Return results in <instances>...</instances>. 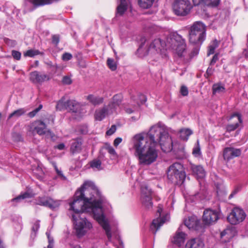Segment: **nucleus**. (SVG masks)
Segmentation results:
<instances>
[{
	"label": "nucleus",
	"mask_w": 248,
	"mask_h": 248,
	"mask_svg": "<svg viewBox=\"0 0 248 248\" xmlns=\"http://www.w3.org/2000/svg\"><path fill=\"white\" fill-rule=\"evenodd\" d=\"M126 111L128 113H131L133 112V110L131 108H127Z\"/></svg>",
	"instance_id": "63"
},
{
	"label": "nucleus",
	"mask_w": 248,
	"mask_h": 248,
	"mask_svg": "<svg viewBox=\"0 0 248 248\" xmlns=\"http://www.w3.org/2000/svg\"><path fill=\"white\" fill-rule=\"evenodd\" d=\"M166 217H165L162 218L158 217L153 220L150 225V230L153 233H156L157 231L164 223Z\"/></svg>",
	"instance_id": "22"
},
{
	"label": "nucleus",
	"mask_w": 248,
	"mask_h": 248,
	"mask_svg": "<svg viewBox=\"0 0 248 248\" xmlns=\"http://www.w3.org/2000/svg\"><path fill=\"white\" fill-rule=\"evenodd\" d=\"M35 126L34 130L39 135H44L46 134H48L51 136L53 133L51 130L46 128V124L41 120H38L35 122Z\"/></svg>",
	"instance_id": "17"
},
{
	"label": "nucleus",
	"mask_w": 248,
	"mask_h": 248,
	"mask_svg": "<svg viewBox=\"0 0 248 248\" xmlns=\"http://www.w3.org/2000/svg\"><path fill=\"white\" fill-rule=\"evenodd\" d=\"M70 147V152L72 155L79 153L81 150L83 140L81 137L77 138L74 140Z\"/></svg>",
	"instance_id": "21"
},
{
	"label": "nucleus",
	"mask_w": 248,
	"mask_h": 248,
	"mask_svg": "<svg viewBox=\"0 0 248 248\" xmlns=\"http://www.w3.org/2000/svg\"><path fill=\"white\" fill-rule=\"evenodd\" d=\"M0 248H4L3 242L1 238H0Z\"/></svg>",
	"instance_id": "61"
},
{
	"label": "nucleus",
	"mask_w": 248,
	"mask_h": 248,
	"mask_svg": "<svg viewBox=\"0 0 248 248\" xmlns=\"http://www.w3.org/2000/svg\"><path fill=\"white\" fill-rule=\"evenodd\" d=\"M116 130V126L115 125H111V127L107 131L106 135L108 136H111L113 134Z\"/></svg>",
	"instance_id": "53"
},
{
	"label": "nucleus",
	"mask_w": 248,
	"mask_h": 248,
	"mask_svg": "<svg viewBox=\"0 0 248 248\" xmlns=\"http://www.w3.org/2000/svg\"><path fill=\"white\" fill-rule=\"evenodd\" d=\"M3 41L6 44L11 47H14L16 45V40H12L6 37L3 38Z\"/></svg>",
	"instance_id": "46"
},
{
	"label": "nucleus",
	"mask_w": 248,
	"mask_h": 248,
	"mask_svg": "<svg viewBox=\"0 0 248 248\" xmlns=\"http://www.w3.org/2000/svg\"><path fill=\"white\" fill-rule=\"evenodd\" d=\"M165 136L167 137V134L160 131L159 125L152 126L147 133L134 136L133 148L140 165L149 166L156 161L158 153L155 147L158 144L163 152L169 153L171 150L170 142L165 144L162 142Z\"/></svg>",
	"instance_id": "1"
},
{
	"label": "nucleus",
	"mask_w": 248,
	"mask_h": 248,
	"mask_svg": "<svg viewBox=\"0 0 248 248\" xmlns=\"http://www.w3.org/2000/svg\"><path fill=\"white\" fill-rule=\"evenodd\" d=\"M53 247H54V244L48 243V245L46 248H53Z\"/></svg>",
	"instance_id": "62"
},
{
	"label": "nucleus",
	"mask_w": 248,
	"mask_h": 248,
	"mask_svg": "<svg viewBox=\"0 0 248 248\" xmlns=\"http://www.w3.org/2000/svg\"><path fill=\"white\" fill-rule=\"evenodd\" d=\"M218 214L217 211L209 209L205 210L202 217L203 223L202 225L204 228L206 226L216 222L218 220Z\"/></svg>",
	"instance_id": "11"
},
{
	"label": "nucleus",
	"mask_w": 248,
	"mask_h": 248,
	"mask_svg": "<svg viewBox=\"0 0 248 248\" xmlns=\"http://www.w3.org/2000/svg\"><path fill=\"white\" fill-rule=\"evenodd\" d=\"M241 154V149L227 147L223 150V156L224 159L228 162L235 157H239Z\"/></svg>",
	"instance_id": "14"
},
{
	"label": "nucleus",
	"mask_w": 248,
	"mask_h": 248,
	"mask_svg": "<svg viewBox=\"0 0 248 248\" xmlns=\"http://www.w3.org/2000/svg\"><path fill=\"white\" fill-rule=\"evenodd\" d=\"M220 0H198V4L211 8L217 7L220 4Z\"/></svg>",
	"instance_id": "29"
},
{
	"label": "nucleus",
	"mask_w": 248,
	"mask_h": 248,
	"mask_svg": "<svg viewBox=\"0 0 248 248\" xmlns=\"http://www.w3.org/2000/svg\"><path fill=\"white\" fill-rule=\"evenodd\" d=\"M104 148L107 150V151L110 155L114 156H116L117 155V153L115 151V149L109 144L107 143H106Z\"/></svg>",
	"instance_id": "44"
},
{
	"label": "nucleus",
	"mask_w": 248,
	"mask_h": 248,
	"mask_svg": "<svg viewBox=\"0 0 248 248\" xmlns=\"http://www.w3.org/2000/svg\"><path fill=\"white\" fill-rule=\"evenodd\" d=\"M83 190L84 195V200H89V206L93 212L94 218L99 225L105 231L106 235L108 239L111 238V228L110 225L106 219L105 216L102 212V202L101 200H96L94 199V194L96 192L95 186L91 181H86L78 190Z\"/></svg>",
	"instance_id": "3"
},
{
	"label": "nucleus",
	"mask_w": 248,
	"mask_h": 248,
	"mask_svg": "<svg viewBox=\"0 0 248 248\" xmlns=\"http://www.w3.org/2000/svg\"><path fill=\"white\" fill-rule=\"evenodd\" d=\"M42 108L43 105L42 104H40L38 108L28 113V116L30 118H33Z\"/></svg>",
	"instance_id": "45"
},
{
	"label": "nucleus",
	"mask_w": 248,
	"mask_h": 248,
	"mask_svg": "<svg viewBox=\"0 0 248 248\" xmlns=\"http://www.w3.org/2000/svg\"><path fill=\"white\" fill-rule=\"evenodd\" d=\"M99 157L100 158H103V157H105V154L104 153H102L101 150L100 151V155H99Z\"/></svg>",
	"instance_id": "64"
},
{
	"label": "nucleus",
	"mask_w": 248,
	"mask_h": 248,
	"mask_svg": "<svg viewBox=\"0 0 248 248\" xmlns=\"http://www.w3.org/2000/svg\"><path fill=\"white\" fill-rule=\"evenodd\" d=\"M46 234L47 236L48 243L54 244L53 238V237L51 236L50 233L48 232H46Z\"/></svg>",
	"instance_id": "58"
},
{
	"label": "nucleus",
	"mask_w": 248,
	"mask_h": 248,
	"mask_svg": "<svg viewBox=\"0 0 248 248\" xmlns=\"http://www.w3.org/2000/svg\"><path fill=\"white\" fill-rule=\"evenodd\" d=\"M155 0H138V4L143 9H149L152 7Z\"/></svg>",
	"instance_id": "32"
},
{
	"label": "nucleus",
	"mask_w": 248,
	"mask_h": 248,
	"mask_svg": "<svg viewBox=\"0 0 248 248\" xmlns=\"http://www.w3.org/2000/svg\"><path fill=\"white\" fill-rule=\"evenodd\" d=\"M168 180L173 185L181 186L185 181L186 173L183 165L178 162L171 165L167 171Z\"/></svg>",
	"instance_id": "4"
},
{
	"label": "nucleus",
	"mask_w": 248,
	"mask_h": 248,
	"mask_svg": "<svg viewBox=\"0 0 248 248\" xmlns=\"http://www.w3.org/2000/svg\"><path fill=\"white\" fill-rule=\"evenodd\" d=\"M26 111L24 108H21L15 110L14 112L11 113L9 116L8 119H10L14 116L19 117L25 114Z\"/></svg>",
	"instance_id": "40"
},
{
	"label": "nucleus",
	"mask_w": 248,
	"mask_h": 248,
	"mask_svg": "<svg viewBox=\"0 0 248 248\" xmlns=\"http://www.w3.org/2000/svg\"><path fill=\"white\" fill-rule=\"evenodd\" d=\"M89 164L91 168L93 169H96L99 170L103 169L101 167V161L99 159H94L92 161H90Z\"/></svg>",
	"instance_id": "39"
},
{
	"label": "nucleus",
	"mask_w": 248,
	"mask_h": 248,
	"mask_svg": "<svg viewBox=\"0 0 248 248\" xmlns=\"http://www.w3.org/2000/svg\"><path fill=\"white\" fill-rule=\"evenodd\" d=\"M236 117L238 119V122L234 124H228L226 126V130L228 132H231L237 129L240 124H242L243 121L242 117V115L239 112H235L232 113L228 118L227 120L228 121L232 120L233 118Z\"/></svg>",
	"instance_id": "16"
},
{
	"label": "nucleus",
	"mask_w": 248,
	"mask_h": 248,
	"mask_svg": "<svg viewBox=\"0 0 248 248\" xmlns=\"http://www.w3.org/2000/svg\"><path fill=\"white\" fill-rule=\"evenodd\" d=\"M194 46L192 48V50L190 53V58H193L199 54L201 46L202 44H192Z\"/></svg>",
	"instance_id": "41"
},
{
	"label": "nucleus",
	"mask_w": 248,
	"mask_h": 248,
	"mask_svg": "<svg viewBox=\"0 0 248 248\" xmlns=\"http://www.w3.org/2000/svg\"><path fill=\"white\" fill-rule=\"evenodd\" d=\"M206 26L202 21H195L188 30L189 41L190 44H202L206 38Z\"/></svg>",
	"instance_id": "5"
},
{
	"label": "nucleus",
	"mask_w": 248,
	"mask_h": 248,
	"mask_svg": "<svg viewBox=\"0 0 248 248\" xmlns=\"http://www.w3.org/2000/svg\"><path fill=\"white\" fill-rule=\"evenodd\" d=\"M152 190L147 186L141 189V201L142 204L147 209L152 208L153 205L152 202Z\"/></svg>",
	"instance_id": "13"
},
{
	"label": "nucleus",
	"mask_w": 248,
	"mask_h": 248,
	"mask_svg": "<svg viewBox=\"0 0 248 248\" xmlns=\"http://www.w3.org/2000/svg\"><path fill=\"white\" fill-rule=\"evenodd\" d=\"M122 139L121 138L118 137L116 138L113 142V145L115 147H117L118 145L122 142Z\"/></svg>",
	"instance_id": "59"
},
{
	"label": "nucleus",
	"mask_w": 248,
	"mask_h": 248,
	"mask_svg": "<svg viewBox=\"0 0 248 248\" xmlns=\"http://www.w3.org/2000/svg\"><path fill=\"white\" fill-rule=\"evenodd\" d=\"M65 144L63 143H61L58 144L57 146L55 147V148H57L59 150H62L64 149L65 148Z\"/></svg>",
	"instance_id": "60"
},
{
	"label": "nucleus",
	"mask_w": 248,
	"mask_h": 248,
	"mask_svg": "<svg viewBox=\"0 0 248 248\" xmlns=\"http://www.w3.org/2000/svg\"><path fill=\"white\" fill-rule=\"evenodd\" d=\"M62 82L63 84L70 85L72 83V80L70 77L65 76L63 77Z\"/></svg>",
	"instance_id": "52"
},
{
	"label": "nucleus",
	"mask_w": 248,
	"mask_h": 248,
	"mask_svg": "<svg viewBox=\"0 0 248 248\" xmlns=\"http://www.w3.org/2000/svg\"><path fill=\"white\" fill-rule=\"evenodd\" d=\"M65 98L62 97L59 101H58L56 108L57 110L62 111L67 108V101H64Z\"/></svg>",
	"instance_id": "36"
},
{
	"label": "nucleus",
	"mask_w": 248,
	"mask_h": 248,
	"mask_svg": "<svg viewBox=\"0 0 248 248\" xmlns=\"http://www.w3.org/2000/svg\"><path fill=\"white\" fill-rule=\"evenodd\" d=\"M193 8L189 0H174L172 4L173 11L175 15L185 16L188 15Z\"/></svg>",
	"instance_id": "7"
},
{
	"label": "nucleus",
	"mask_w": 248,
	"mask_h": 248,
	"mask_svg": "<svg viewBox=\"0 0 248 248\" xmlns=\"http://www.w3.org/2000/svg\"><path fill=\"white\" fill-rule=\"evenodd\" d=\"M180 230V229L179 228L172 240V243L177 245L179 247H180L184 243L185 240V233L182 232H179Z\"/></svg>",
	"instance_id": "23"
},
{
	"label": "nucleus",
	"mask_w": 248,
	"mask_h": 248,
	"mask_svg": "<svg viewBox=\"0 0 248 248\" xmlns=\"http://www.w3.org/2000/svg\"><path fill=\"white\" fill-rule=\"evenodd\" d=\"M120 3L116 9V15L122 16L128 9V4L126 0H118Z\"/></svg>",
	"instance_id": "28"
},
{
	"label": "nucleus",
	"mask_w": 248,
	"mask_h": 248,
	"mask_svg": "<svg viewBox=\"0 0 248 248\" xmlns=\"http://www.w3.org/2000/svg\"><path fill=\"white\" fill-rule=\"evenodd\" d=\"M61 36L60 34H53L51 36V44L54 46L57 47L60 41Z\"/></svg>",
	"instance_id": "43"
},
{
	"label": "nucleus",
	"mask_w": 248,
	"mask_h": 248,
	"mask_svg": "<svg viewBox=\"0 0 248 248\" xmlns=\"http://www.w3.org/2000/svg\"><path fill=\"white\" fill-rule=\"evenodd\" d=\"M34 194L32 192H29L28 191H26L24 193H21L19 195L17 196L16 197L13 198L12 199L11 202H20L21 200L29 199L33 197L34 196Z\"/></svg>",
	"instance_id": "30"
},
{
	"label": "nucleus",
	"mask_w": 248,
	"mask_h": 248,
	"mask_svg": "<svg viewBox=\"0 0 248 248\" xmlns=\"http://www.w3.org/2000/svg\"><path fill=\"white\" fill-rule=\"evenodd\" d=\"M55 170L57 173L58 176L62 180H65L66 178L62 173V171L59 170V169L56 167Z\"/></svg>",
	"instance_id": "56"
},
{
	"label": "nucleus",
	"mask_w": 248,
	"mask_h": 248,
	"mask_svg": "<svg viewBox=\"0 0 248 248\" xmlns=\"http://www.w3.org/2000/svg\"><path fill=\"white\" fill-rule=\"evenodd\" d=\"M44 53L43 52H41L38 50L36 49H29L27 50L26 51L24 52L23 53V55L25 57H30L32 58L34 57L35 56L41 54L43 55Z\"/></svg>",
	"instance_id": "38"
},
{
	"label": "nucleus",
	"mask_w": 248,
	"mask_h": 248,
	"mask_svg": "<svg viewBox=\"0 0 248 248\" xmlns=\"http://www.w3.org/2000/svg\"><path fill=\"white\" fill-rule=\"evenodd\" d=\"M184 223L185 225L189 229H193L201 232H204V227L196 216L189 217L188 219L184 221Z\"/></svg>",
	"instance_id": "12"
},
{
	"label": "nucleus",
	"mask_w": 248,
	"mask_h": 248,
	"mask_svg": "<svg viewBox=\"0 0 248 248\" xmlns=\"http://www.w3.org/2000/svg\"><path fill=\"white\" fill-rule=\"evenodd\" d=\"M84 195L82 189L77 190L73 196V201L69 202V210L73 211L78 216L77 217L76 215H73L72 220L78 238L84 236L93 227L92 224L86 217L81 216L83 212L91 211L89 204V200L91 199L84 200Z\"/></svg>",
	"instance_id": "2"
},
{
	"label": "nucleus",
	"mask_w": 248,
	"mask_h": 248,
	"mask_svg": "<svg viewBox=\"0 0 248 248\" xmlns=\"http://www.w3.org/2000/svg\"><path fill=\"white\" fill-rule=\"evenodd\" d=\"M34 204L48 207L54 211L59 208L61 204V201L54 200L50 197L39 196L35 199Z\"/></svg>",
	"instance_id": "9"
},
{
	"label": "nucleus",
	"mask_w": 248,
	"mask_h": 248,
	"mask_svg": "<svg viewBox=\"0 0 248 248\" xmlns=\"http://www.w3.org/2000/svg\"><path fill=\"white\" fill-rule=\"evenodd\" d=\"M123 96L121 93L116 94L113 96L112 101L108 105L110 108L111 113H113L116 111L118 107L121 104Z\"/></svg>",
	"instance_id": "18"
},
{
	"label": "nucleus",
	"mask_w": 248,
	"mask_h": 248,
	"mask_svg": "<svg viewBox=\"0 0 248 248\" xmlns=\"http://www.w3.org/2000/svg\"><path fill=\"white\" fill-rule=\"evenodd\" d=\"M30 79L33 83L41 84L50 79L49 76L38 71L31 72L30 74Z\"/></svg>",
	"instance_id": "15"
},
{
	"label": "nucleus",
	"mask_w": 248,
	"mask_h": 248,
	"mask_svg": "<svg viewBox=\"0 0 248 248\" xmlns=\"http://www.w3.org/2000/svg\"><path fill=\"white\" fill-rule=\"evenodd\" d=\"M191 170L193 173L199 178H203L206 175V172L201 165H191Z\"/></svg>",
	"instance_id": "24"
},
{
	"label": "nucleus",
	"mask_w": 248,
	"mask_h": 248,
	"mask_svg": "<svg viewBox=\"0 0 248 248\" xmlns=\"http://www.w3.org/2000/svg\"><path fill=\"white\" fill-rule=\"evenodd\" d=\"M215 71V69L209 66L206 71V73L204 74V76L206 78H209L211 76H212Z\"/></svg>",
	"instance_id": "48"
},
{
	"label": "nucleus",
	"mask_w": 248,
	"mask_h": 248,
	"mask_svg": "<svg viewBox=\"0 0 248 248\" xmlns=\"http://www.w3.org/2000/svg\"><path fill=\"white\" fill-rule=\"evenodd\" d=\"M79 132L82 135H86L88 132V127L86 125H81L79 128Z\"/></svg>",
	"instance_id": "54"
},
{
	"label": "nucleus",
	"mask_w": 248,
	"mask_h": 248,
	"mask_svg": "<svg viewBox=\"0 0 248 248\" xmlns=\"http://www.w3.org/2000/svg\"><path fill=\"white\" fill-rule=\"evenodd\" d=\"M219 43L220 42L218 41L216 39L213 40L210 45L208 46V56L214 54L215 49L219 46Z\"/></svg>",
	"instance_id": "34"
},
{
	"label": "nucleus",
	"mask_w": 248,
	"mask_h": 248,
	"mask_svg": "<svg viewBox=\"0 0 248 248\" xmlns=\"http://www.w3.org/2000/svg\"><path fill=\"white\" fill-rule=\"evenodd\" d=\"M246 217V214L243 209L235 207L232 210L227 219L231 224L236 225L243 221Z\"/></svg>",
	"instance_id": "10"
},
{
	"label": "nucleus",
	"mask_w": 248,
	"mask_h": 248,
	"mask_svg": "<svg viewBox=\"0 0 248 248\" xmlns=\"http://www.w3.org/2000/svg\"><path fill=\"white\" fill-rule=\"evenodd\" d=\"M212 92L213 94H215L217 93H224L225 92V88L220 82L215 83L212 86Z\"/></svg>",
	"instance_id": "33"
},
{
	"label": "nucleus",
	"mask_w": 248,
	"mask_h": 248,
	"mask_svg": "<svg viewBox=\"0 0 248 248\" xmlns=\"http://www.w3.org/2000/svg\"><path fill=\"white\" fill-rule=\"evenodd\" d=\"M39 220L36 221L31 227V238L33 240L36 237L39 229L40 228Z\"/></svg>",
	"instance_id": "35"
},
{
	"label": "nucleus",
	"mask_w": 248,
	"mask_h": 248,
	"mask_svg": "<svg viewBox=\"0 0 248 248\" xmlns=\"http://www.w3.org/2000/svg\"><path fill=\"white\" fill-rule=\"evenodd\" d=\"M72 55L68 52H65L62 55V60L63 61H68L72 59Z\"/></svg>",
	"instance_id": "51"
},
{
	"label": "nucleus",
	"mask_w": 248,
	"mask_h": 248,
	"mask_svg": "<svg viewBox=\"0 0 248 248\" xmlns=\"http://www.w3.org/2000/svg\"><path fill=\"white\" fill-rule=\"evenodd\" d=\"M139 99H140L141 105L144 104L147 101V97H146V95L142 94H140V95Z\"/></svg>",
	"instance_id": "57"
},
{
	"label": "nucleus",
	"mask_w": 248,
	"mask_h": 248,
	"mask_svg": "<svg viewBox=\"0 0 248 248\" xmlns=\"http://www.w3.org/2000/svg\"><path fill=\"white\" fill-rule=\"evenodd\" d=\"M87 100H88L90 103L93 105L96 106L100 105L104 102V99L102 97L98 96H95L93 94H90L86 97Z\"/></svg>",
	"instance_id": "27"
},
{
	"label": "nucleus",
	"mask_w": 248,
	"mask_h": 248,
	"mask_svg": "<svg viewBox=\"0 0 248 248\" xmlns=\"http://www.w3.org/2000/svg\"><path fill=\"white\" fill-rule=\"evenodd\" d=\"M167 43L172 49L175 51L180 57L183 56V53L186 51V40L177 32H172L170 34L167 39Z\"/></svg>",
	"instance_id": "6"
},
{
	"label": "nucleus",
	"mask_w": 248,
	"mask_h": 248,
	"mask_svg": "<svg viewBox=\"0 0 248 248\" xmlns=\"http://www.w3.org/2000/svg\"><path fill=\"white\" fill-rule=\"evenodd\" d=\"M192 154L195 157L200 158L202 156V154L199 140L197 141L196 143L193 148Z\"/></svg>",
	"instance_id": "37"
},
{
	"label": "nucleus",
	"mask_w": 248,
	"mask_h": 248,
	"mask_svg": "<svg viewBox=\"0 0 248 248\" xmlns=\"http://www.w3.org/2000/svg\"><path fill=\"white\" fill-rule=\"evenodd\" d=\"M110 111L109 107L107 106H104L100 109H96L94 113L95 120L101 121L103 120L108 114H112Z\"/></svg>",
	"instance_id": "19"
},
{
	"label": "nucleus",
	"mask_w": 248,
	"mask_h": 248,
	"mask_svg": "<svg viewBox=\"0 0 248 248\" xmlns=\"http://www.w3.org/2000/svg\"><path fill=\"white\" fill-rule=\"evenodd\" d=\"M159 130L162 133L164 131L167 134V137L165 136V138L162 139V140H163V143H164L165 144L170 142L171 150L169 152L173 151L176 155H178L180 156V157H182L184 155V146L178 141H173L171 138L168 132L164 128L161 127L160 126Z\"/></svg>",
	"instance_id": "8"
},
{
	"label": "nucleus",
	"mask_w": 248,
	"mask_h": 248,
	"mask_svg": "<svg viewBox=\"0 0 248 248\" xmlns=\"http://www.w3.org/2000/svg\"><path fill=\"white\" fill-rule=\"evenodd\" d=\"M203 241L200 238H195L189 240L186 243L185 248H203Z\"/></svg>",
	"instance_id": "20"
},
{
	"label": "nucleus",
	"mask_w": 248,
	"mask_h": 248,
	"mask_svg": "<svg viewBox=\"0 0 248 248\" xmlns=\"http://www.w3.org/2000/svg\"><path fill=\"white\" fill-rule=\"evenodd\" d=\"M165 46V43L160 38H156L150 44L149 49H154L155 51L158 50H161L164 48Z\"/></svg>",
	"instance_id": "26"
},
{
	"label": "nucleus",
	"mask_w": 248,
	"mask_h": 248,
	"mask_svg": "<svg viewBox=\"0 0 248 248\" xmlns=\"http://www.w3.org/2000/svg\"><path fill=\"white\" fill-rule=\"evenodd\" d=\"M67 103H68L67 110L69 112L77 113L80 108V103L75 100H67Z\"/></svg>",
	"instance_id": "25"
},
{
	"label": "nucleus",
	"mask_w": 248,
	"mask_h": 248,
	"mask_svg": "<svg viewBox=\"0 0 248 248\" xmlns=\"http://www.w3.org/2000/svg\"><path fill=\"white\" fill-rule=\"evenodd\" d=\"M218 53H217L214 54L210 61V65H214L216 63V62L218 60Z\"/></svg>",
	"instance_id": "55"
},
{
	"label": "nucleus",
	"mask_w": 248,
	"mask_h": 248,
	"mask_svg": "<svg viewBox=\"0 0 248 248\" xmlns=\"http://www.w3.org/2000/svg\"><path fill=\"white\" fill-rule=\"evenodd\" d=\"M12 57L14 59L19 61L21 59V53L17 50H13L11 52Z\"/></svg>",
	"instance_id": "47"
},
{
	"label": "nucleus",
	"mask_w": 248,
	"mask_h": 248,
	"mask_svg": "<svg viewBox=\"0 0 248 248\" xmlns=\"http://www.w3.org/2000/svg\"><path fill=\"white\" fill-rule=\"evenodd\" d=\"M107 64L111 71H115L117 69V64L113 59L108 58L107 61Z\"/></svg>",
	"instance_id": "42"
},
{
	"label": "nucleus",
	"mask_w": 248,
	"mask_h": 248,
	"mask_svg": "<svg viewBox=\"0 0 248 248\" xmlns=\"http://www.w3.org/2000/svg\"><path fill=\"white\" fill-rule=\"evenodd\" d=\"M241 189V186H236L234 190L232 191L231 194L229 196V199H231L235 195H236L238 192H239Z\"/></svg>",
	"instance_id": "49"
},
{
	"label": "nucleus",
	"mask_w": 248,
	"mask_h": 248,
	"mask_svg": "<svg viewBox=\"0 0 248 248\" xmlns=\"http://www.w3.org/2000/svg\"><path fill=\"white\" fill-rule=\"evenodd\" d=\"M192 133V131L189 128L182 129L180 131V138L184 141H187Z\"/></svg>",
	"instance_id": "31"
},
{
	"label": "nucleus",
	"mask_w": 248,
	"mask_h": 248,
	"mask_svg": "<svg viewBox=\"0 0 248 248\" xmlns=\"http://www.w3.org/2000/svg\"><path fill=\"white\" fill-rule=\"evenodd\" d=\"M180 92L181 95L183 96H186L188 94V88L185 85L181 86Z\"/></svg>",
	"instance_id": "50"
}]
</instances>
